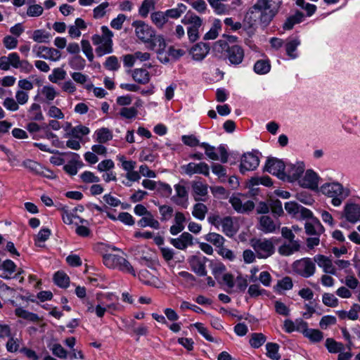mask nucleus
<instances>
[{
	"label": "nucleus",
	"instance_id": "nucleus-18",
	"mask_svg": "<svg viewBox=\"0 0 360 360\" xmlns=\"http://www.w3.org/2000/svg\"><path fill=\"white\" fill-rule=\"evenodd\" d=\"M210 47L207 43H197L189 51L192 58L195 61L202 60L210 52Z\"/></svg>",
	"mask_w": 360,
	"mask_h": 360
},
{
	"label": "nucleus",
	"instance_id": "nucleus-32",
	"mask_svg": "<svg viewBox=\"0 0 360 360\" xmlns=\"http://www.w3.org/2000/svg\"><path fill=\"white\" fill-rule=\"evenodd\" d=\"M207 1L217 15H225L229 13V6L223 4L224 1L221 0H207Z\"/></svg>",
	"mask_w": 360,
	"mask_h": 360
},
{
	"label": "nucleus",
	"instance_id": "nucleus-2",
	"mask_svg": "<svg viewBox=\"0 0 360 360\" xmlns=\"http://www.w3.org/2000/svg\"><path fill=\"white\" fill-rule=\"evenodd\" d=\"M320 191L323 195L331 198V204L335 207L340 206L350 194L349 189L345 188L338 182L323 184Z\"/></svg>",
	"mask_w": 360,
	"mask_h": 360
},
{
	"label": "nucleus",
	"instance_id": "nucleus-61",
	"mask_svg": "<svg viewBox=\"0 0 360 360\" xmlns=\"http://www.w3.org/2000/svg\"><path fill=\"white\" fill-rule=\"evenodd\" d=\"M103 65L107 70L111 71L117 70L120 67L118 59L115 56L108 57Z\"/></svg>",
	"mask_w": 360,
	"mask_h": 360
},
{
	"label": "nucleus",
	"instance_id": "nucleus-48",
	"mask_svg": "<svg viewBox=\"0 0 360 360\" xmlns=\"http://www.w3.org/2000/svg\"><path fill=\"white\" fill-rule=\"evenodd\" d=\"M266 355L272 360H279L281 355L278 353L279 346L276 343L268 342L266 345Z\"/></svg>",
	"mask_w": 360,
	"mask_h": 360
},
{
	"label": "nucleus",
	"instance_id": "nucleus-40",
	"mask_svg": "<svg viewBox=\"0 0 360 360\" xmlns=\"http://www.w3.org/2000/svg\"><path fill=\"white\" fill-rule=\"evenodd\" d=\"M136 323L135 321L131 320L127 326L128 330H130L138 337L146 335L148 333V328L146 326L141 324L136 327Z\"/></svg>",
	"mask_w": 360,
	"mask_h": 360
},
{
	"label": "nucleus",
	"instance_id": "nucleus-47",
	"mask_svg": "<svg viewBox=\"0 0 360 360\" xmlns=\"http://www.w3.org/2000/svg\"><path fill=\"white\" fill-rule=\"evenodd\" d=\"M304 335L312 342H319L323 339V333L317 329L308 328L304 332Z\"/></svg>",
	"mask_w": 360,
	"mask_h": 360
},
{
	"label": "nucleus",
	"instance_id": "nucleus-28",
	"mask_svg": "<svg viewBox=\"0 0 360 360\" xmlns=\"http://www.w3.org/2000/svg\"><path fill=\"white\" fill-rule=\"evenodd\" d=\"M300 245L297 240H290L278 248V252L285 256H289L300 250Z\"/></svg>",
	"mask_w": 360,
	"mask_h": 360
},
{
	"label": "nucleus",
	"instance_id": "nucleus-53",
	"mask_svg": "<svg viewBox=\"0 0 360 360\" xmlns=\"http://www.w3.org/2000/svg\"><path fill=\"white\" fill-rule=\"evenodd\" d=\"M205 239L218 248L222 247L224 243V237L217 233H207V235L205 236Z\"/></svg>",
	"mask_w": 360,
	"mask_h": 360
},
{
	"label": "nucleus",
	"instance_id": "nucleus-23",
	"mask_svg": "<svg viewBox=\"0 0 360 360\" xmlns=\"http://www.w3.org/2000/svg\"><path fill=\"white\" fill-rule=\"evenodd\" d=\"M176 195L172 196V200L178 205L184 206L188 201V191L184 184H177L174 185Z\"/></svg>",
	"mask_w": 360,
	"mask_h": 360
},
{
	"label": "nucleus",
	"instance_id": "nucleus-31",
	"mask_svg": "<svg viewBox=\"0 0 360 360\" xmlns=\"http://www.w3.org/2000/svg\"><path fill=\"white\" fill-rule=\"evenodd\" d=\"M86 311L88 313H95L98 318H103L107 311V307L101 303L97 304L96 306L90 301H86L85 303Z\"/></svg>",
	"mask_w": 360,
	"mask_h": 360
},
{
	"label": "nucleus",
	"instance_id": "nucleus-50",
	"mask_svg": "<svg viewBox=\"0 0 360 360\" xmlns=\"http://www.w3.org/2000/svg\"><path fill=\"white\" fill-rule=\"evenodd\" d=\"M325 345L330 353H338L344 349V345L333 338H327Z\"/></svg>",
	"mask_w": 360,
	"mask_h": 360
},
{
	"label": "nucleus",
	"instance_id": "nucleus-26",
	"mask_svg": "<svg viewBox=\"0 0 360 360\" xmlns=\"http://www.w3.org/2000/svg\"><path fill=\"white\" fill-rule=\"evenodd\" d=\"M133 79L141 84H148L150 79L148 71L143 68H136L132 72Z\"/></svg>",
	"mask_w": 360,
	"mask_h": 360
},
{
	"label": "nucleus",
	"instance_id": "nucleus-45",
	"mask_svg": "<svg viewBox=\"0 0 360 360\" xmlns=\"http://www.w3.org/2000/svg\"><path fill=\"white\" fill-rule=\"evenodd\" d=\"M271 70V64L269 60H259L254 65V71L258 75L267 74Z\"/></svg>",
	"mask_w": 360,
	"mask_h": 360
},
{
	"label": "nucleus",
	"instance_id": "nucleus-49",
	"mask_svg": "<svg viewBox=\"0 0 360 360\" xmlns=\"http://www.w3.org/2000/svg\"><path fill=\"white\" fill-rule=\"evenodd\" d=\"M69 65L76 70H82L86 66V60L80 56H74L69 59Z\"/></svg>",
	"mask_w": 360,
	"mask_h": 360
},
{
	"label": "nucleus",
	"instance_id": "nucleus-37",
	"mask_svg": "<svg viewBox=\"0 0 360 360\" xmlns=\"http://www.w3.org/2000/svg\"><path fill=\"white\" fill-rule=\"evenodd\" d=\"M15 314L20 318L23 319L32 321V322H38L39 321V317L37 314L30 312L27 310H25L22 307H17L15 309Z\"/></svg>",
	"mask_w": 360,
	"mask_h": 360
},
{
	"label": "nucleus",
	"instance_id": "nucleus-22",
	"mask_svg": "<svg viewBox=\"0 0 360 360\" xmlns=\"http://www.w3.org/2000/svg\"><path fill=\"white\" fill-rule=\"evenodd\" d=\"M193 237L191 233L184 232L179 237L171 238L170 243L179 250H185L193 245Z\"/></svg>",
	"mask_w": 360,
	"mask_h": 360
},
{
	"label": "nucleus",
	"instance_id": "nucleus-15",
	"mask_svg": "<svg viewBox=\"0 0 360 360\" xmlns=\"http://www.w3.org/2000/svg\"><path fill=\"white\" fill-rule=\"evenodd\" d=\"M319 177L312 169H308L304 174L300 176L298 184L303 188L316 190L319 186Z\"/></svg>",
	"mask_w": 360,
	"mask_h": 360
},
{
	"label": "nucleus",
	"instance_id": "nucleus-29",
	"mask_svg": "<svg viewBox=\"0 0 360 360\" xmlns=\"http://www.w3.org/2000/svg\"><path fill=\"white\" fill-rule=\"evenodd\" d=\"M16 265L10 259L5 260L0 266V276L5 278H9L15 272Z\"/></svg>",
	"mask_w": 360,
	"mask_h": 360
},
{
	"label": "nucleus",
	"instance_id": "nucleus-46",
	"mask_svg": "<svg viewBox=\"0 0 360 360\" xmlns=\"http://www.w3.org/2000/svg\"><path fill=\"white\" fill-rule=\"evenodd\" d=\"M58 93L52 86H44L41 89V96L46 103L50 104L57 96Z\"/></svg>",
	"mask_w": 360,
	"mask_h": 360
},
{
	"label": "nucleus",
	"instance_id": "nucleus-62",
	"mask_svg": "<svg viewBox=\"0 0 360 360\" xmlns=\"http://www.w3.org/2000/svg\"><path fill=\"white\" fill-rule=\"evenodd\" d=\"M137 114L138 110L135 107H124L120 110V116L124 119H134L136 117Z\"/></svg>",
	"mask_w": 360,
	"mask_h": 360
},
{
	"label": "nucleus",
	"instance_id": "nucleus-59",
	"mask_svg": "<svg viewBox=\"0 0 360 360\" xmlns=\"http://www.w3.org/2000/svg\"><path fill=\"white\" fill-rule=\"evenodd\" d=\"M89 132L90 130L87 127L78 125L71 129L70 134L73 137L81 140L83 136L87 135Z\"/></svg>",
	"mask_w": 360,
	"mask_h": 360
},
{
	"label": "nucleus",
	"instance_id": "nucleus-44",
	"mask_svg": "<svg viewBox=\"0 0 360 360\" xmlns=\"http://www.w3.org/2000/svg\"><path fill=\"white\" fill-rule=\"evenodd\" d=\"M54 283L56 285L67 288L70 284L69 276L63 271H57L53 276Z\"/></svg>",
	"mask_w": 360,
	"mask_h": 360
},
{
	"label": "nucleus",
	"instance_id": "nucleus-57",
	"mask_svg": "<svg viewBox=\"0 0 360 360\" xmlns=\"http://www.w3.org/2000/svg\"><path fill=\"white\" fill-rule=\"evenodd\" d=\"M154 0H144L139 8V15L143 18H146L150 9L154 8Z\"/></svg>",
	"mask_w": 360,
	"mask_h": 360
},
{
	"label": "nucleus",
	"instance_id": "nucleus-56",
	"mask_svg": "<svg viewBox=\"0 0 360 360\" xmlns=\"http://www.w3.org/2000/svg\"><path fill=\"white\" fill-rule=\"evenodd\" d=\"M65 76L66 72L63 68H56L49 75V79L53 83H58V81L64 79Z\"/></svg>",
	"mask_w": 360,
	"mask_h": 360
},
{
	"label": "nucleus",
	"instance_id": "nucleus-7",
	"mask_svg": "<svg viewBox=\"0 0 360 360\" xmlns=\"http://www.w3.org/2000/svg\"><path fill=\"white\" fill-rule=\"evenodd\" d=\"M250 243L258 258L266 259L274 253V246L270 239H252Z\"/></svg>",
	"mask_w": 360,
	"mask_h": 360
},
{
	"label": "nucleus",
	"instance_id": "nucleus-8",
	"mask_svg": "<svg viewBox=\"0 0 360 360\" xmlns=\"http://www.w3.org/2000/svg\"><path fill=\"white\" fill-rule=\"evenodd\" d=\"M217 43H220L221 46L224 44V47H223V49H225L224 55L231 65H238L243 62L245 56V52L240 46H229L226 43H222L221 41H218Z\"/></svg>",
	"mask_w": 360,
	"mask_h": 360
},
{
	"label": "nucleus",
	"instance_id": "nucleus-4",
	"mask_svg": "<svg viewBox=\"0 0 360 360\" xmlns=\"http://www.w3.org/2000/svg\"><path fill=\"white\" fill-rule=\"evenodd\" d=\"M102 257L103 264L108 268L117 269L121 271L136 276L133 266L123 257L111 253H103Z\"/></svg>",
	"mask_w": 360,
	"mask_h": 360
},
{
	"label": "nucleus",
	"instance_id": "nucleus-51",
	"mask_svg": "<svg viewBox=\"0 0 360 360\" xmlns=\"http://www.w3.org/2000/svg\"><path fill=\"white\" fill-rule=\"evenodd\" d=\"M207 206L203 203L198 202L193 206L192 214L195 218L199 220H203L205 217V214L207 213Z\"/></svg>",
	"mask_w": 360,
	"mask_h": 360
},
{
	"label": "nucleus",
	"instance_id": "nucleus-13",
	"mask_svg": "<svg viewBox=\"0 0 360 360\" xmlns=\"http://www.w3.org/2000/svg\"><path fill=\"white\" fill-rule=\"evenodd\" d=\"M259 164V157L253 153H244L240 158V172L245 174L246 172L253 171Z\"/></svg>",
	"mask_w": 360,
	"mask_h": 360
},
{
	"label": "nucleus",
	"instance_id": "nucleus-33",
	"mask_svg": "<svg viewBox=\"0 0 360 360\" xmlns=\"http://www.w3.org/2000/svg\"><path fill=\"white\" fill-rule=\"evenodd\" d=\"M150 18L152 22L159 29H162L168 21L165 11H155L151 13Z\"/></svg>",
	"mask_w": 360,
	"mask_h": 360
},
{
	"label": "nucleus",
	"instance_id": "nucleus-30",
	"mask_svg": "<svg viewBox=\"0 0 360 360\" xmlns=\"http://www.w3.org/2000/svg\"><path fill=\"white\" fill-rule=\"evenodd\" d=\"M192 188L195 201L202 200V197H205L207 194V186L200 181L193 182Z\"/></svg>",
	"mask_w": 360,
	"mask_h": 360
},
{
	"label": "nucleus",
	"instance_id": "nucleus-24",
	"mask_svg": "<svg viewBox=\"0 0 360 360\" xmlns=\"http://www.w3.org/2000/svg\"><path fill=\"white\" fill-rule=\"evenodd\" d=\"M259 229L265 233H274L280 226V224H276L273 219L269 216H262L259 219Z\"/></svg>",
	"mask_w": 360,
	"mask_h": 360
},
{
	"label": "nucleus",
	"instance_id": "nucleus-63",
	"mask_svg": "<svg viewBox=\"0 0 360 360\" xmlns=\"http://www.w3.org/2000/svg\"><path fill=\"white\" fill-rule=\"evenodd\" d=\"M82 181L86 184L98 183L100 178L90 171H85L80 174Z\"/></svg>",
	"mask_w": 360,
	"mask_h": 360
},
{
	"label": "nucleus",
	"instance_id": "nucleus-35",
	"mask_svg": "<svg viewBox=\"0 0 360 360\" xmlns=\"http://www.w3.org/2000/svg\"><path fill=\"white\" fill-rule=\"evenodd\" d=\"M187 7L185 4L179 3L177 4L176 8L167 9L165 11L167 20L169 18L178 19L182 14L186 11Z\"/></svg>",
	"mask_w": 360,
	"mask_h": 360
},
{
	"label": "nucleus",
	"instance_id": "nucleus-21",
	"mask_svg": "<svg viewBox=\"0 0 360 360\" xmlns=\"http://www.w3.org/2000/svg\"><path fill=\"white\" fill-rule=\"evenodd\" d=\"M229 202L231 204L233 209L240 213L251 211L255 207V204L252 200H247L245 202L243 203L240 198L238 196L231 197Z\"/></svg>",
	"mask_w": 360,
	"mask_h": 360
},
{
	"label": "nucleus",
	"instance_id": "nucleus-12",
	"mask_svg": "<svg viewBox=\"0 0 360 360\" xmlns=\"http://www.w3.org/2000/svg\"><path fill=\"white\" fill-rule=\"evenodd\" d=\"M264 170L281 180L285 179V164L281 160L276 158H268Z\"/></svg>",
	"mask_w": 360,
	"mask_h": 360
},
{
	"label": "nucleus",
	"instance_id": "nucleus-39",
	"mask_svg": "<svg viewBox=\"0 0 360 360\" xmlns=\"http://www.w3.org/2000/svg\"><path fill=\"white\" fill-rule=\"evenodd\" d=\"M28 117L33 121H41L44 120L41 106L38 103H32L28 110Z\"/></svg>",
	"mask_w": 360,
	"mask_h": 360
},
{
	"label": "nucleus",
	"instance_id": "nucleus-64",
	"mask_svg": "<svg viewBox=\"0 0 360 360\" xmlns=\"http://www.w3.org/2000/svg\"><path fill=\"white\" fill-rule=\"evenodd\" d=\"M323 303L330 307H335L338 305V298L331 293H324L322 296Z\"/></svg>",
	"mask_w": 360,
	"mask_h": 360
},
{
	"label": "nucleus",
	"instance_id": "nucleus-58",
	"mask_svg": "<svg viewBox=\"0 0 360 360\" xmlns=\"http://www.w3.org/2000/svg\"><path fill=\"white\" fill-rule=\"evenodd\" d=\"M200 147L205 149V155L212 160H218L219 156L216 153V148L214 146L210 145L207 143L203 142L200 143Z\"/></svg>",
	"mask_w": 360,
	"mask_h": 360
},
{
	"label": "nucleus",
	"instance_id": "nucleus-27",
	"mask_svg": "<svg viewBox=\"0 0 360 360\" xmlns=\"http://www.w3.org/2000/svg\"><path fill=\"white\" fill-rule=\"evenodd\" d=\"M138 225L141 228L149 226L157 230L160 228V222L154 218L151 212L142 217V218L138 221Z\"/></svg>",
	"mask_w": 360,
	"mask_h": 360
},
{
	"label": "nucleus",
	"instance_id": "nucleus-3",
	"mask_svg": "<svg viewBox=\"0 0 360 360\" xmlns=\"http://www.w3.org/2000/svg\"><path fill=\"white\" fill-rule=\"evenodd\" d=\"M102 35L94 34L91 40L94 45L98 46L96 53L98 57L111 53L113 51L112 40L113 33L107 26L101 27Z\"/></svg>",
	"mask_w": 360,
	"mask_h": 360
},
{
	"label": "nucleus",
	"instance_id": "nucleus-1",
	"mask_svg": "<svg viewBox=\"0 0 360 360\" xmlns=\"http://www.w3.org/2000/svg\"><path fill=\"white\" fill-rule=\"evenodd\" d=\"M281 5L279 0H257L245 15V20L252 26L259 20L264 27L270 24Z\"/></svg>",
	"mask_w": 360,
	"mask_h": 360
},
{
	"label": "nucleus",
	"instance_id": "nucleus-41",
	"mask_svg": "<svg viewBox=\"0 0 360 360\" xmlns=\"http://www.w3.org/2000/svg\"><path fill=\"white\" fill-rule=\"evenodd\" d=\"M210 268L215 279L217 280L219 283H221V278L226 271L224 264L219 262H212L210 264Z\"/></svg>",
	"mask_w": 360,
	"mask_h": 360
},
{
	"label": "nucleus",
	"instance_id": "nucleus-17",
	"mask_svg": "<svg viewBox=\"0 0 360 360\" xmlns=\"http://www.w3.org/2000/svg\"><path fill=\"white\" fill-rule=\"evenodd\" d=\"M343 217L352 224L360 221V205L356 203H347L344 207Z\"/></svg>",
	"mask_w": 360,
	"mask_h": 360
},
{
	"label": "nucleus",
	"instance_id": "nucleus-6",
	"mask_svg": "<svg viewBox=\"0 0 360 360\" xmlns=\"http://www.w3.org/2000/svg\"><path fill=\"white\" fill-rule=\"evenodd\" d=\"M293 271L299 276L308 278L315 274L316 265L314 259L304 257L295 261L292 264Z\"/></svg>",
	"mask_w": 360,
	"mask_h": 360
},
{
	"label": "nucleus",
	"instance_id": "nucleus-43",
	"mask_svg": "<svg viewBox=\"0 0 360 360\" xmlns=\"http://www.w3.org/2000/svg\"><path fill=\"white\" fill-rule=\"evenodd\" d=\"M305 231L308 235H319L323 231V227L319 221L314 222H306L304 225Z\"/></svg>",
	"mask_w": 360,
	"mask_h": 360
},
{
	"label": "nucleus",
	"instance_id": "nucleus-16",
	"mask_svg": "<svg viewBox=\"0 0 360 360\" xmlns=\"http://www.w3.org/2000/svg\"><path fill=\"white\" fill-rule=\"evenodd\" d=\"M184 172L188 176L194 174H203L205 176L210 175V167L208 165L204 162L200 163L189 162L182 166Z\"/></svg>",
	"mask_w": 360,
	"mask_h": 360
},
{
	"label": "nucleus",
	"instance_id": "nucleus-34",
	"mask_svg": "<svg viewBox=\"0 0 360 360\" xmlns=\"http://www.w3.org/2000/svg\"><path fill=\"white\" fill-rule=\"evenodd\" d=\"M223 232L228 236H233L237 232L232 218L231 217H225L222 219L221 225Z\"/></svg>",
	"mask_w": 360,
	"mask_h": 360
},
{
	"label": "nucleus",
	"instance_id": "nucleus-5",
	"mask_svg": "<svg viewBox=\"0 0 360 360\" xmlns=\"http://www.w3.org/2000/svg\"><path fill=\"white\" fill-rule=\"evenodd\" d=\"M184 25H188L187 34L191 42H195L200 38V32L202 26V19L193 12L188 11L181 19Z\"/></svg>",
	"mask_w": 360,
	"mask_h": 360
},
{
	"label": "nucleus",
	"instance_id": "nucleus-60",
	"mask_svg": "<svg viewBox=\"0 0 360 360\" xmlns=\"http://www.w3.org/2000/svg\"><path fill=\"white\" fill-rule=\"evenodd\" d=\"M81 46L82 50L84 54L87 58L88 60L92 62L94 58V56L93 53V49L90 44V42L86 39H82Z\"/></svg>",
	"mask_w": 360,
	"mask_h": 360
},
{
	"label": "nucleus",
	"instance_id": "nucleus-20",
	"mask_svg": "<svg viewBox=\"0 0 360 360\" xmlns=\"http://www.w3.org/2000/svg\"><path fill=\"white\" fill-rule=\"evenodd\" d=\"M314 260L323 269L324 273L332 275L336 274V269L329 257L323 255H316L314 256Z\"/></svg>",
	"mask_w": 360,
	"mask_h": 360
},
{
	"label": "nucleus",
	"instance_id": "nucleus-52",
	"mask_svg": "<svg viewBox=\"0 0 360 360\" xmlns=\"http://www.w3.org/2000/svg\"><path fill=\"white\" fill-rule=\"evenodd\" d=\"M266 341V337L261 333H254L251 335L249 343L253 348L260 347Z\"/></svg>",
	"mask_w": 360,
	"mask_h": 360
},
{
	"label": "nucleus",
	"instance_id": "nucleus-54",
	"mask_svg": "<svg viewBox=\"0 0 360 360\" xmlns=\"http://www.w3.org/2000/svg\"><path fill=\"white\" fill-rule=\"evenodd\" d=\"M249 183H250V186H255L262 184L265 186L269 187V186H271L273 184L271 179L268 176H261V177L260 176L252 177L250 179Z\"/></svg>",
	"mask_w": 360,
	"mask_h": 360
},
{
	"label": "nucleus",
	"instance_id": "nucleus-14",
	"mask_svg": "<svg viewBox=\"0 0 360 360\" xmlns=\"http://www.w3.org/2000/svg\"><path fill=\"white\" fill-rule=\"evenodd\" d=\"M11 67L19 69L20 72L28 74L33 70L32 65L27 60H20L19 55L13 52L8 55Z\"/></svg>",
	"mask_w": 360,
	"mask_h": 360
},
{
	"label": "nucleus",
	"instance_id": "nucleus-10",
	"mask_svg": "<svg viewBox=\"0 0 360 360\" xmlns=\"http://www.w3.org/2000/svg\"><path fill=\"white\" fill-rule=\"evenodd\" d=\"M32 53L37 58H40L51 61H58L61 58L59 50L45 46L34 45L32 47Z\"/></svg>",
	"mask_w": 360,
	"mask_h": 360
},
{
	"label": "nucleus",
	"instance_id": "nucleus-19",
	"mask_svg": "<svg viewBox=\"0 0 360 360\" xmlns=\"http://www.w3.org/2000/svg\"><path fill=\"white\" fill-rule=\"evenodd\" d=\"M167 44L164 37L161 34H155L151 38L150 42L146 44V47L150 49L155 51L157 54L160 56L165 51Z\"/></svg>",
	"mask_w": 360,
	"mask_h": 360
},
{
	"label": "nucleus",
	"instance_id": "nucleus-38",
	"mask_svg": "<svg viewBox=\"0 0 360 360\" xmlns=\"http://www.w3.org/2000/svg\"><path fill=\"white\" fill-rule=\"evenodd\" d=\"M192 270L199 276L207 275L205 262L199 258H194L191 262Z\"/></svg>",
	"mask_w": 360,
	"mask_h": 360
},
{
	"label": "nucleus",
	"instance_id": "nucleus-25",
	"mask_svg": "<svg viewBox=\"0 0 360 360\" xmlns=\"http://www.w3.org/2000/svg\"><path fill=\"white\" fill-rule=\"evenodd\" d=\"M301 41L298 37L289 38L285 44L286 54L291 59H295L298 57L296 53L297 47L300 45Z\"/></svg>",
	"mask_w": 360,
	"mask_h": 360
},
{
	"label": "nucleus",
	"instance_id": "nucleus-42",
	"mask_svg": "<svg viewBox=\"0 0 360 360\" xmlns=\"http://www.w3.org/2000/svg\"><path fill=\"white\" fill-rule=\"evenodd\" d=\"M51 35L44 30H36L33 32L32 39L37 43H49Z\"/></svg>",
	"mask_w": 360,
	"mask_h": 360
},
{
	"label": "nucleus",
	"instance_id": "nucleus-9",
	"mask_svg": "<svg viewBox=\"0 0 360 360\" xmlns=\"http://www.w3.org/2000/svg\"><path fill=\"white\" fill-rule=\"evenodd\" d=\"M132 26L135 29L136 36L139 40L143 42L146 45L153 37L156 34L155 30L141 20L134 21Z\"/></svg>",
	"mask_w": 360,
	"mask_h": 360
},
{
	"label": "nucleus",
	"instance_id": "nucleus-36",
	"mask_svg": "<svg viewBox=\"0 0 360 360\" xmlns=\"http://www.w3.org/2000/svg\"><path fill=\"white\" fill-rule=\"evenodd\" d=\"M96 140L99 143H105L112 139V133L108 128L102 127L95 131Z\"/></svg>",
	"mask_w": 360,
	"mask_h": 360
},
{
	"label": "nucleus",
	"instance_id": "nucleus-55",
	"mask_svg": "<svg viewBox=\"0 0 360 360\" xmlns=\"http://www.w3.org/2000/svg\"><path fill=\"white\" fill-rule=\"evenodd\" d=\"M158 208L161 216L160 220L162 221H167L173 216L174 209L172 206L162 205H159Z\"/></svg>",
	"mask_w": 360,
	"mask_h": 360
},
{
	"label": "nucleus",
	"instance_id": "nucleus-11",
	"mask_svg": "<svg viewBox=\"0 0 360 360\" xmlns=\"http://www.w3.org/2000/svg\"><path fill=\"white\" fill-rule=\"evenodd\" d=\"M305 165L303 162H297L295 164H286L284 172L285 179L283 181L294 182L299 181L300 176L304 174Z\"/></svg>",
	"mask_w": 360,
	"mask_h": 360
}]
</instances>
